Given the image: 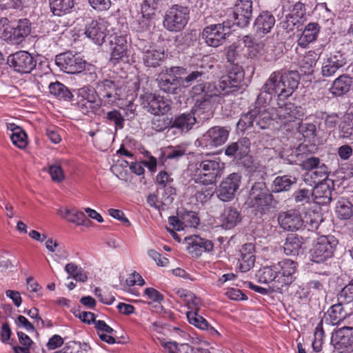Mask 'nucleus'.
I'll use <instances>...</instances> for the list:
<instances>
[{
	"instance_id": "obj_1",
	"label": "nucleus",
	"mask_w": 353,
	"mask_h": 353,
	"mask_svg": "<svg viewBox=\"0 0 353 353\" xmlns=\"http://www.w3.org/2000/svg\"><path fill=\"white\" fill-rule=\"evenodd\" d=\"M297 263L291 259H283L261 268L257 272L259 282L268 284L274 292L282 293L296 279Z\"/></svg>"
},
{
	"instance_id": "obj_2",
	"label": "nucleus",
	"mask_w": 353,
	"mask_h": 353,
	"mask_svg": "<svg viewBox=\"0 0 353 353\" xmlns=\"http://www.w3.org/2000/svg\"><path fill=\"white\" fill-rule=\"evenodd\" d=\"M299 76L296 71L272 72L266 81L263 90L266 94H276L278 99H286L292 95L299 85Z\"/></svg>"
},
{
	"instance_id": "obj_3",
	"label": "nucleus",
	"mask_w": 353,
	"mask_h": 353,
	"mask_svg": "<svg viewBox=\"0 0 353 353\" xmlns=\"http://www.w3.org/2000/svg\"><path fill=\"white\" fill-rule=\"evenodd\" d=\"M266 103V99L263 93L258 95L256 101V107L248 113L241 115L238 125L246 130L248 128L254 127V124L260 129H266L272 123V114L263 105Z\"/></svg>"
},
{
	"instance_id": "obj_4",
	"label": "nucleus",
	"mask_w": 353,
	"mask_h": 353,
	"mask_svg": "<svg viewBox=\"0 0 353 353\" xmlns=\"http://www.w3.org/2000/svg\"><path fill=\"white\" fill-rule=\"evenodd\" d=\"M274 197L263 181L255 182L249 192L248 205L256 211V214H267L272 206Z\"/></svg>"
},
{
	"instance_id": "obj_5",
	"label": "nucleus",
	"mask_w": 353,
	"mask_h": 353,
	"mask_svg": "<svg viewBox=\"0 0 353 353\" xmlns=\"http://www.w3.org/2000/svg\"><path fill=\"white\" fill-rule=\"evenodd\" d=\"M230 93V90H225V88L220 86V83L217 86L215 83H205V90L204 96L201 99H197L195 103V113L200 121L208 120L213 115L210 99L213 97L219 95H225Z\"/></svg>"
},
{
	"instance_id": "obj_6",
	"label": "nucleus",
	"mask_w": 353,
	"mask_h": 353,
	"mask_svg": "<svg viewBox=\"0 0 353 353\" xmlns=\"http://www.w3.org/2000/svg\"><path fill=\"white\" fill-rule=\"evenodd\" d=\"M97 90L99 101L102 105H111L121 100L124 93V88L120 81L112 78L97 82Z\"/></svg>"
},
{
	"instance_id": "obj_7",
	"label": "nucleus",
	"mask_w": 353,
	"mask_h": 353,
	"mask_svg": "<svg viewBox=\"0 0 353 353\" xmlns=\"http://www.w3.org/2000/svg\"><path fill=\"white\" fill-rule=\"evenodd\" d=\"M222 168L217 160L205 159L201 161L194 173L196 183L203 185H212L222 175Z\"/></svg>"
},
{
	"instance_id": "obj_8",
	"label": "nucleus",
	"mask_w": 353,
	"mask_h": 353,
	"mask_svg": "<svg viewBox=\"0 0 353 353\" xmlns=\"http://www.w3.org/2000/svg\"><path fill=\"white\" fill-rule=\"evenodd\" d=\"M190 9L187 6L175 4L165 12L163 27L170 32L182 30L189 20Z\"/></svg>"
},
{
	"instance_id": "obj_9",
	"label": "nucleus",
	"mask_w": 353,
	"mask_h": 353,
	"mask_svg": "<svg viewBox=\"0 0 353 353\" xmlns=\"http://www.w3.org/2000/svg\"><path fill=\"white\" fill-rule=\"evenodd\" d=\"M231 22L224 21L205 27L202 32V38L209 46L216 48L225 43L231 34Z\"/></svg>"
},
{
	"instance_id": "obj_10",
	"label": "nucleus",
	"mask_w": 353,
	"mask_h": 353,
	"mask_svg": "<svg viewBox=\"0 0 353 353\" xmlns=\"http://www.w3.org/2000/svg\"><path fill=\"white\" fill-rule=\"evenodd\" d=\"M185 73V69L182 67L167 68L159 75L158 86L161 90L168 94H176L181 82L178 75Z\"/></svg>"
},
{
	"instance_id": "obj_11",
	"label": "nucleus",
	"mask_w": 353,
	"mask_h": 353,
	"mask_svg": "<svg viewBox=\"0 0 353 353\" xmlns=\"http://www.w3.org/2000/svg\"><path fill=\"white\" fill-rule=\"evenodd\" d=\"M337 240L332 236H321L310 250L311 259L315 263H321L332 256Z\"/></svg>"
},
{
	"instance_id": "obj_12",
	"label": "nucleus",
	"mask_w": 353,
	"mask_h": 353,
	"mask_svg": "<svg viewBox=\"0 0 353 353\" xmlns=\"http://www.w3.org/2000/svg\"><path fill=\"white\" fill-rule=\"evenodd\" d=\"M31 26L30 21L20 19L17 23L4 29L1 37L9 43L19 45L30 34Z\"/></svg>"
},
{
	"instance_id": "obj_13",
	"label": "nucleus",
	"mask_w": 353,
	"mask_h": 353,
	"mask_svg": "<svg viewBox=\"0 0 353 353\" xmlns=\"http://www.w3.org/2000/svg\"><path fill=\"white\" fill-rule=\"evenodd\" d=\"M229 134L230 130L228 128L214 126L210 128L196 142L203 148H216L226 142Z\"/></svg>"
},
{
	"instance_id": "obj_14",
	"label": "nucleus",
	"mask_w": 353,
	"mask_h": 353,
	"mask_svg": "<svg viewBox=\"0 0 353 353\" xmlns=\"http://www.w3.org/2000/svg\"><path fill=\"white\" fill-rule=\"evenodd\" d=\"M56 64L65 72L77 74L85 67V61L78 54L65 52L56 56Z\"/></svg>"
},
{
	"instance_id": "obj_15",
	"label": "nucleus",
	"mask_w": 353,
	"mask_h": 353,
	"mask_svg": "<svg viewBox=\"0 0 353 353\" xmlns=\"http://www.w3.org/2000/svg\"><path fill=\"white\" fill-rule=\"evenodd\" d=\"M111 57L110 62L113 65L124 61L128 59V41L127 34L114 33L110 37Z\"/></svg>"
},
{
	"instance_id": "obj_16",
	"label": "nucleus",
	"mask_w": 353,
	"mask_h": 353,
	"mask_svg": "<svg viewBox=\"0 0 353 353\" xmlns=\"http://www.w3.org/2000/svg\"><path fill=\"white\" fill-rule=\"evenodd\" d=\"M141 105L153 114H167L171 108L170 102L163 97L145 92L140 97Z\"/></svg>"
},
{
	"instance_id": "obj_17",
	"label": "nucleus",
	"mask_w": 353,
	"mask_h": 353,
	"mask_svg": "<svg viewBox=\"0 0 353 353\" xmlns=\"http://www.w3.org/2000/svg\"><path fill=\"white\" fill-rule=\"evenodd\" d=\"M241 180V176L239 173L229 174L219 185L216 191L218 198L224 202L232 200L239 188Z\"/></svg>"
},
{
	"instance_id": "obj_18",
	"label": "nucleus",
	"mask_w": 353,
	"mask_h": 353,
	"mask_svg": "<svg viewBox=\"0 0 353 353\" xmlns=\"http://www.w3.org/2000/svg\"><path fill=\"white\" fill-rule=\"evenodd\" d=\"M7 61L15 71L21 73H30L37 64V61L27 51L17 52L10 55Z\"/></svg>"
},
{
	"instance_id": "obj_19",
	"label": "nucleus",
	"mask_w": 353,
	"mask_h": 353,
	"mask_svg": "<svg viewBox=\"0 0 353 353\" xmlns=\"http://www.w3.org/2000/svg\"><path fill=\"white\" fill-rule=\"evenodd\" d=\"M331 343L341 353L353 349V327L343 326L335 330L332 334Z\"/></svg>"
},
{
	"instance_id": "obj_20",
	"label": "nucleus",
	"mask_w": 353,
	"mask_h": 353,
	"mask_svg": "<svg viewBox=\"0 0 353 353\" xmlns=\"http://www.w3.org/2000/svg\"><path fill=\"white\" fill-rule=\"evenodd\" d=\"M285 100L277 99L278 106L275 108V114L280 122L286 124L299 119L303 114L300 107L292 103H287Z\"/></svg>"
},
{
	"instance_id": "obj_21",
	"label": "nucleus",
	"mask_w": 353,
	"mask_h": 353,
	"mask_svg": "<svg viewBox=\"0 0 353 353\" xmlns=\"http://www.w3.org/2000/svg\"><path fill=\"white\" fill-rule=\"evenodd\" d=\"M346 63L347 59L344 53L341 51L330 52L322 63L321 74L324 77H332Z\"/></svg>"
},
{
	"instance_id": "obj_22",
	"label": "nucleus",
	"mask_w": 353,
	"mask_h": 353,
	"mask_svg": "<svg viewBox=\"0 0 353 353\" xmlns=\"http://www.w3.org/2000/svg\"><path fill=\"white\" fill-rule=\"evenodd\" d=\"M280 227L285 231L296 232L304 228V221L301 214L290 210L281 212L278 216Z\"/></svg>"
},
{
	"instance_id": "obj_23",
	"label": "nucleus",
	"mask_w": 353,
	"mask_h": 353,
	"mask_svg": "<svg viewBox=\"0 0 353 353\" xmlns=\"http://www.w3.org/2000/svg\"><path fill=\"white\" fill-rule=\"evenodd\" d=\"M252 15V2L251 0H238L232 11L233 25L246 27Z\"/></svg>"
},
{
	"instance_id": "obj_24",
	"label": "nucleus",
	"mask_w": 353,
	"mask_h": 353,
	"mask_svg": "<svg viewBox=\"0 0 353 353\" xmlns=\"http://www.w3.org/2000/svg\"><path fill=\"white\" fill-rule=\"evenodd\" d=\"M243 79V68L236 65L232 67L226 75L221 77L220 86L232 92L241 86Z\"/></svg>"
},
{
	"instance_id": "obj_25",
	"label": "nucleus",
	"mask_w": 353,
	"mask_h": 353,
	"mask_svg": "<svg viewBox=\"0 0 353 353\" xmlns=\"http://www.w3.org/2000/svg\"><path fill=\"white\" fill-rule=\"evenodd\" d=\"M187 250L192 257L200 256L203 252H210L213 250V243L197 235L188 236L185 239Z\"/></svg>"
},
{
	"instance_id": "obj_26",
	"label": "nucleus",
	"mask_w": 353,
	"mask_h": 353,
	"mask_svg": "<svg viewBox=\"0 0 353 353\" xmlns=\"http://www.w3.org/2000/svg\"><path fill=\"white\" fill-rule=\"evenodd\" d=\"M85 34L96 44L101 46L107 35L105 23L101 20H92L85 26Z\"/></svg>"
},
{
	"instance_id": "obj_27",
	"label": "nucleus",
	"mask_w": 353,
	"mask_h": 353,
	"mask_svg": "<svg viewBox=\"0 0 353 353\" xmlns=\"http://www.w3.org/2000/svg\"><path fill=\"white\" fill-rule=\"evenodd\" d=\"M353 88V78L343 74L335 79L329 88L330 93L335 97H342Z\"/></svg>"
},
{
	"instance_id": "obj_28",
	"label": "nucleus",
	"mask_w": 353,
	"mask_h": 353,
	"mask_svg": "<svg viewBox=\"0 0 353 353\" xmlns=\"http://www.w3.org/2000/svg\"><path fill=\"white\" fill-rule=\"evenodd\" d=\"M250 146V141L248 138H241L237 141L227 145L225 154L228 157L241 159L249 153Z\"/></svg>"
},
{
	"instance_id": "obj_29",
	"label": "nucleus",
	"mask_w": 353,
	"mask_h": 353,
	"mask_svg": "<svg viewBox=\"0 0 353 353\" xmlns=\"http://www.w3.org/2000/svg\"><path fill=\"white\" fill-rule=\"evenodd\" d=\"M143 52V61L148 67L155 68L163 61L166 55L163 49L156 48L154 46L144 47Z\"/></svg>"
},
{
	"instance_id": "obj_30",
	"label": "nucleus",
	"mask_w": 353,
	"mask_h": 353,
	"mask_svg": "<svg viewBox=\"0 0 353 353\" xmlns=\"http://www.w3.org/2000/svg\"><path fill=\"white\" fill-rule=\"evenodd\" d=\"M254 245L250 243L244 244L240 250L239 259V268L241 272L249 271L254 265Z\"/></svg>"
},
{
	"instance_id": "obj_31",
	"label": "nucleus",
	"mask_w": 353,
	"mask_h": 353,
	"mask_svg": "<svg viewBox=\"0 0 353 353\" xmlns=\"http://www.w3.org/2000/svg\"><path fill=\"white\" fill-rule=\"evenodd\" d=\"M274 24V17L270 12L263 11L256 18L254 28L258 35L263 36L271 31Z\"/></svg>"
},
{
	"instance_id": "obj_32",
	"label": "nucleus",
	"mask_w": 353,
	"mask_h": 353,
	"mask_svg": "<svg viewBox=\"0 0 353 353\" xmlns=\"http://www.w3.org/2000/svg\"><path fill=\"white\" fill-rule=\"evenodd\" d=\"M197 114L195 113V108L191 112L183 113L176 116L172 119V128L179 129L182 132H188L190 130L196 122Z\"/></svg>"
},
{
	"instance_id": "obj_33",
	"label": "nucleus",
	"mask_w": 353,
	"mask_h": 353,
	"mask_svg": "<svg viewBox=\"0 0 353 353\" xmlns=\"http://www.w3.org/2000/svg\"><path fill=\"white\" fill-rule=\"evenodd\" d=\"M348 314L344 310L341 303L333 305L325 312L323 317V321L327 325H339Z\"/></svg>"
},
{
	"instance_id": "obj_34",
	"label": "nucleus",
	"mask_w": 353,
	"mask_h": 353,
	"mask_svg": "<svg viewBox=\"0 0 353 353\" xmlns=\"http://www.w3.org/2000/svg\"><path fill=\"white\" fill-rule=\"evenodd\" d=\"M332 185V182H331V185L327 182L316 185L312 192L314 201L321 205L330 203L332 200V190L331 185Z\"/></svg>"
},
{
	"instance_id": "obj_35",
	"label": "nucleus",
	"mask_w": 353,
	"mask_h": 353,
	"mask_svg": "<svg viewBox=\"0 0 353 353\" xmlns=\"http://www.w3.org/2000/svg\"><path fill=\"white\" fill-rule=\"evenodd\" d=\"M304 243L302 236L291 234L287 236L283 244V252L286 255H298Z\"/></svg>"
},
{
	"instance_id": "obj_36",
	"label": "nucleus",
	"mask_w": 353,
	"mask_h": 353,
	"mask_svg": "<svg viewBox=\"0 0 353 353\" xmlns=\"http://www.w3.org/2000/svg\"><path fill=\"white\" fill-rule=\"evenodd\" d=\"M241 220L239 211L232 207L226 208L221 216V226L227 230L234 228Z\"/></svg>"
},
{
	"instance_id": "obj_37",
	"label": "nucleus",
	"mask_w": 353,
	"mask_h": 353,
	"mask_svg": "<svg viewBox=\"0 0 353 353\" xmlns=\"http://www.w3.org/2000/svg\"><path fill=\"white\" fill-rule=\"evenodd\" d=\"M319 30L320 26L317 23H308L298 40L299 46L305 48L310 43L314 41L317 39Z\"/></svg>"
},
{
	"instance_id": "obj_38",
	"label": "nucleus",
	"mask_w": 353,
	"mask_h": 353,
	"mask_svg": "<svg viewBox=\"0 0 353 353\" xmlns=\"http://www.w3.org/2000/svg\"><path fill=\"white\" fill-rule=\"evenodd\" d=\"M74 5V0H50V10L57 16L70 13Z\"/></svg>"
},
{
	"instance_id": "obj_39",
	"label": "nucleus",
	"mask_w": 353,
	"mask_h": 353,
	"mask_svg": "<svg viewBox=\"0 0 353 353\" xmlns=\"http://www.w3.org/2000/svg\"><path fill=\"white\" fill-rule=\"evenodd\" d=\"M296 183V178L290 175L276 176L272 182V191L273 192L288 191L291 186Z\"/></svg>"
},
{
	"instance_id": "obj_40",
	"label": "nucleus",
	"mask_w": 353,
	"mask_h": 353,
	"mask_svg": "<svg viewBox=\"0 0 353 353\" xmlns=\"http://www.w3.org/2000/svg\"><path fill=\"white\" fill-rule=\"evenodd\" d=\"M8 129L12 131L10 139L12 143L19 148H25L28 144L27 135L25 131L14 123L10 124Z\"/></svg>"
},
{
	"instance_id": "obj_41",
	"label": "nucleus",
	"mask_w": 353,
	"mask_h": 353,
	"mask_svg": "<svg viewBox=\"0 0 353 353\" xmlns=\"http://www.w3.org/2000/svg\"><path fill=\"white\" fill-rule=\"evenodd\" d=\"M318 59L319 55L314 50L306 52L300 62L301 71L304 74H312Z\"/></svg>"
},
{
	"instance_id": "obj_42",
	"label": "nucleus",
	"mask_w": 353,
	"mask_h": 353,
	"mask_svg": "<svg viewBox=\"0 0 353 353\" xmlns=\"http://www.w3.org/2000/svg\"><path fill=\"white\" fill-rule=\"evenodd\" d=\"M305 14V5L299 1L296 2L293 6L292 13L286 17V21L284 23L287 24L285 28L292 30L293 26L299 22V19H301Z\"/></svg>"
},
{
	"instance_id": "obj_43",
	"label": "nucleus",
	"mask_w": 353,
	"mask_h": 353,
	"mask_svg": "<svg viewBox=\"0 0 353 353\" xmlns=\"http://www.w3.org/2000/svg\"><path fill=\"white\" fill-rule=\"evenodd\" d=\"M59 214L69 222L77 225H85V221L88 220L83 212L75 209L60 210Z\"/></svg>"
},
{
	"instance_id": "obj_44",
	"label": "nucleus",
	"mask_w": 353,
	"mask_h": 353,
	"mask_svg": "<svg viewBox=\"0 0 353 353\" xmlns=\"http://www.w3.org/2000/svg\"><path fill=\"white\" fill-rule=\"evenodd\" d=\"M336 213L340 219H349L353 215V205L347 199L342 198L336 203Z\"/></svg>"
},
{
	"instance_id": "obj_45",
	"label": "nucleus",
	"mask_w": 353,
	"mask_h": 353,
	"mask_svg": "<svg viewBox=\"0 0 353 353\" xmlns=\"http://www.w3.org/2000/svg\"><path fill=\"white\" fill-rule=\"evenodd\" d=\"M341 137L353 141V114H347L339 124Z\"/></svg>"
},
{
	"instance_id": "obj_46",
	"label": "nucleus",
	"mask_w": 353,
	"mask_h": 353,
	"mask_svg": "<svg viewBox=\"0 0 353 353\" xmlns=\"http://www.w3.org/2000/svg\"><path fill=\"white\" fill-rule=\"evenodd\" d=\"M63 160L56 159L52 163L48 164V170L43 168V170H48L52 180L56 183H61L65 179V174L61 168Z\"/></svg>"
},
{
	"instance_id": "obj_47",
	"label": "nucleus",
	"mask_w": 353,
	"mask_h": 353,
	"mask_svg": "<svg viewBox=\"0 0 353 353\" xmlns=\"http://www.w3.org/2000/svg\"><path fill=\"white\" fill-rule=\"evenodd\" d=\"M50 93L59 99L70 101L72 94L63 84L59 82L52 83L49 85Z\"/></svg>"
},
{
	"instance_id": "obj_48",
	"label": "nucleus",
	"mask_w": 353,
	"mask_h": 353,
	"mask_svg": "<svg viewBox=\"0 0 353 353\" xmlns=\"http://www.w3.org/2000/svg\"><path fill=\"white\" fill-rule=\"evenodd\" d=\"M172 119L162 114H154L151 121L152 128L157 132H163L172 125Z\"/></svg>"
},
{
	"instance_id": "obj_49",
	"label": "nucleus",
	"mask_w": 353,
	"mask_h": 353,
	"mask_svg": "<svg viewBox=\"0 0 353 353\" xmlns=\"http://www.w3.org/2000/svg\"><path fill=\"white\" fill-rule=\"evenodd\" d=\"M99 99V94L97 90L90 86H83L78 90L77 100L85 101L86 103L88 102H97Z\"/></svg>"
},
{
	"instance_id": "obj_50",
	"label": "nucleus",
	"mask_w": 353,
	"mask_h": 353,
	"mask_svg": "<svg viewBox=\"0 0 353 353\" xmlns=\"http://www.w3.org/2000/svg\"><path fill=\"white\" fill-rule=\"evenodd\" d=\"M304 221V228H307L308 230H316L320 223L322 221V216L318 212H309L305 214Z\"/></svg>"
},
{
	"instance_id": "obj_51",
	"label": "nucleus",
	"mask_w": 353,
	"mask_h": 353,
	"mask_svg": "<svg viewBox=\"0 0 353 353\" xmlns=\"http://www.w3.org/2000/svg\"><path fill=\"white\" fill-rule=\"evenodd\" d=\"M177 214L185 227H196L199 223V218L195 212L181 210Z\"/></svg>"
},
{
	"instance_id": "obj_52",
	"label": "nucleus",
	"mask_w": 353,
	"mask_h": 353,
	"mask_svg": "<svg viewBox=\"0 0 353 353\" xmlns=\"http://www.w3.org/2000/svg\"><path fill=\"white\" fill-rule=\"evenodd\" d=\"M205 75V68L201 65L196 70L192 71L187 77L182 79L181 82L185 86H189L195 81H201Z\"/></svg>"
},
{
	"instance_id": "obj_53",
	"label": "nucleus",
	"mask_w": 353,
	"mask_h": 353,
	"mask_svg": "<svg viewBox=\"0 0 353 353\" xmlns=\"http://www.w3.org/2000/svg\"><path fill=\"white\" fill-rule=\"evenodd\" d=\"M186 315L189 323L196 327L201 330L209 327L208 321L203 316L199 315L197 312H187Z\"/></svg>"
},
{
	"instance_id": "obj_54",
	"label": "nucleus",
	"mask_w": 353,
	"mask_h": 353,
	"mask_svg": "<svg viewBox=\"0 0 353 353\" xmlns=\"http://www.w3.org/2000/svg\"><path fill=\"white\" fill-rule=\"evenodd\" d=\"M215 190L213 187H204L195 193L196 201L201 203L208 201L214 195Z\"/></svg>"
},
{
	"instance_id": "obj_55",
	"label": "nucleus",
	"mask_w": 353,
	"mask_h": 353,
	"mask_svg": "<svg viewBox=\"0 0 353 353\" xmlns=\"http://www.w3.org/2000/svg\"><path fill=\"white\" fill-rule=\"evenodd\" d=\"M175 194V189L173 187L163 188V192L162 193L161 200L165 209L172 203Z\"/></svg>"
},
{
	"instance_id": "obj_56",
	"label": "nucleus",
	"mask_w": 353,
	"mask_h": 353,
	"mask_svg": "<svg viewBox=\"0 0 353 353\" xmlns=\"http://www.w3.org/2000/svg\"><path fill=\"white\" fill-rule=\"evenodd\" d=\"M226 59L228 62H229L232 66L239 65V59L240 57L239 52L238 50V47L235 45L232 44L228 46L226 49L225 53Z\"/></svg>"
},
{
	"instance_id": "obj_57",
	"label": "nucleus",
	"mask_w": 353,
	"mask_h": 353,
	"mask_svg": "<svg viewBox=\"0 0 353 353\" xmlns=\"http://www.w3.org/2000/svg\"><path fill=\"white\" fill-rule=\"evenodd\" d=\"M77 105L79 110L83 114H88L90 112H94L97 108L101 106V103L97 102H88L86 103L85 101L77 100Z\"/></svg>"
},
{
	"instance_id": "obj_58",
	"label": "nucleus",
	"mask_w": 353,
	"mask_h": 353,
	"mask_svg": "<svg viewBox=\"0 0 353 353\" xmlns=\"http://www.w3.org/2000/svg\"><path fill=\"white\" fill-rule=\"evenodd\" d=\"M107 119L114 122L117 128H123L124 125V118L119 110H114L107 113Z\"/></svg>"
},
{
	"instance_id": "obj_59",
	"label": "nucleus",
	"mask_w": 353,
	"mask_h": 353,
	"mask_svg": "<svg viewBox=\"0 0 353 353\" xmlns=\"http://www.w3.org/2000/svg\"><path fill=\"white\" fill-rule=\"evenodd\" d=\"M150 17L142 13L141 17L132 23L133 28L138 32L146 31L150 26Z\"/></svg>"
},
{
	"instance_id": "obj_60",
	"label": "nucleus",
	"mask_w": 353,
	"mask_h": 353,
	"mask_svg": "<svg viewBox=\"0 0 353 353\" xmlns=\"http://www.w3.org/2000/svg\"><path fill=\"white\" fill-rule=\"evenodd\" d=\"M158 0H144L141 6V12L148 17L153 16L157 8Z\"/></svg>"
},
{
	"instance_id": "obj_61",
	"label": "nucleus",
	"mask_w": 353,
	"mask_h": 353,
	"mask_svg": "<svg viewBox=\"0 0 353 353\" xmlns=\"http://www.w3.org/2000/svg\"><path fill=\"white\" fill-rule=\"evenodd\" d=\"M310 196L312 192L309 190L301 189L294 193V200L296 203H307L310 202Z\"/></svg>"
},
{
	"instance_id": "obj_62",
	"label": "nucleus",
	"mask_w": 353,
	"mask_h": 353,
	"mask_svg": "<svg viewBox=\"0 0 353 353\" xmlns=\"http://www.w3.org/2000/svg\"><path fill=\"white\" fill-rule=\"evenodd\" d=\"M90 6L99 11L108 10L111 6L110 0H88Z\"/></svg>"
},
{
	"instance_id": "obj_63",
	"label": "nucleus",
	"mask_w": 353,
	"mask_h": 353,
	"mask_svg": "<svg viewBox=\"0 0 353 353\" xmlns=\"http://www.w3.org/2000/svg\"><path fill=\"white\" fill-rule=\"evenodd\" d=\"M156 180L157 183L161 185L163 188L171 186V183L173 181V179L171 178L170 175L165 171L160 172L157 174Z\"/></svg>"
},
{
	"instance_id": "obj_64",
	"label": "nucleus",
	"mask_w": 353,
	"mask_h": 353,
	"mask_svg": "<svg viewBox=\"0 0 353 353\" xmlns=\"http://www.w3.org/2000/svg\"><path fill=\"white\" fill-rule=\"evenodd\" d=\"M340 296L343 297L347 302L353 301V279L343 288Z\"/></svg>"
}]
</instances>
